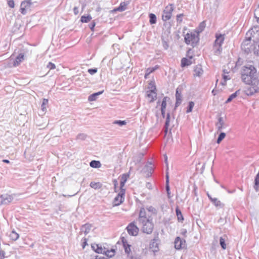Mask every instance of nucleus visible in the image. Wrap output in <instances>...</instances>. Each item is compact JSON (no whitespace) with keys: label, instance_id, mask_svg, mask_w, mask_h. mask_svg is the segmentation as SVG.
I'll return each mask as SVG.
<instances>
[{"label":"nucleus","instance_id":"nucleus-27","mask_svg":"<svg viewBox=\"0 0 259 259\" xmlns=\"http://www.w3.org/2000/svg\"><path fill=\"white\" fill-rule=\"evenodd\" d=\"M191 64L192 62L190 60V59H188L186 58H183L181 60V66L183 67L189 66Z\"/></svg>","mask_w":259,"mask_h":259},{"label":"nucleus","instance_id":"nucleus-33","mask_svg":"<svg viewBox=\"0 0 259 259\" xmlns=\"http://www.w3.org/2000/svg\"><path fill=\"white\" fill-rule=\"evenodd\" d=\"M149 22L151 24H154L156 23V16L155 14L150 13L149 14Z\"/></svg>","mask_w":259,"mask_h":259},{"label":"nucleus","instance_id":"nucleus-12","mask_svg":"<svg viewBox=\"0 0 259 259\" xmlns=\"http://www.w3.org/2000/svg\"><path fill=\"white\" fill-rule=\"evenodd\" d=\"M126 229L128 234L132 236H137L139 230L134 223H130L126 227Z\"/></svg>","mask_w":259,"mask_h":259},{"label":"nucleus","instance_id":"nucleus-1","mask_svg":"<svg viewBox=\"0 0 259 259\" xmlns=\"http://www.w3.org/2000/svg\"><path fill=\"white\" fill-rule=\"evenodd\" d=\"M241 79L245 83H248L251 79L256 76V70L252 65L242 67L241 70Z\"/></svg>","mask_w":259,"mask_h":259},{"label":"nucleus","instance_id":"nucleus-28","mask_svg":"<svg viewBox=\"0 0 259 259\" xmlns=\"http://www.w3.org/2000/svg\"><path fill=\"white\" fill-rule=\"evenodd\" d=\"M90 165L93 168H99L101 166V164L99 161L92 160L90 163Z\"/></svg>","mask_w":259,"mask_h":259},{"label":"nucleus","instance_id":"nucleus-36","mask_svg":"<svg viewBox=\"0 0 259 259\" xmlns=\"http://www.w3.org/2000/svg\"><path fill=\"white\" fill-rule=\"evenodd\" d=\"M91 19H92V17H91V16L90 15L82 16L81 17L80 21L82 23H87V22H90L91 20Z\"/></svg>","mask_w":259,"mask_h":259},{"label":"nucleus","instance_id":"nucleus-50","mask_svg":"<svg viewBox=\"0 0 259 259\" xmlns=\"http://www.w3.org/2000/svg\"><path fill=\"white\" fill-rule=\"evenodd\" d=\"M97 72V68H95L93 69H88V72L91 75H93Z\"/></svg>","mask_w":259,"mask_h":259},{"label":"nucleus","instance_id":"nucleus-58","mask_svg":"<svg viewBox=\"0 0 259 259\" xmlns=\"http://www.w3.org/2000/svg\"><path fill=\"white\" fill-rule=\"evenodd\" d=\"M223 79H224V81H225V82H226V81H227V80L230 79V77H229V76H227V75H223Z\"/></svg>","mask_w":259,"mask_h":259},{"label":"nucleus","instance_id":"nucleus-51","mask_svg":"<svg viewBox=\"0 0 259 259\" xmlns=\"http://www.w3.org/2000/svg\"><path fill=\"white\" fill-rule=\"evenodd\" d=\"M47 67L50 68V69H53L55 68L56 66L54 64L52 63V62H49L47 65Z\"/></svg>","mask_w":259,"mask_h":259},{"label":"nucleus","instance_id":"nucleus-63","mask_svg":"<svg viewBox=\"0 0 259 259\" xmlns=\"http://www.w3.org/2000/svg\"><path fill=\"white\" fill-rule=\"evenodd\" d=\"M218 222H219V223H220L224 224V223H225V222H226V221H224L223 220V219L222 218H221L219 220Z\"/></svg>","mask_w":259,"mask_h":259},{"label":"nucleus","instance_id":"nucleus-46","mask_svg":"<svg viewBox=\"0 0 259 259\" xmlns=\"http://www.w3.org/2000/svg\"><path fill=\"white\" fill-rule=\"evenodd\" d=\"M167 97H165L164 98H163V99L162 100V102L161 103V109H165L166 106V100H167Z\"/></svg>","mask_w":259,"mask_h":259},{"label":"nucleus","instance_id":"nucleus-9","mask_svg":"<svg viewBox=\"0 0 259 259\" xmlns=\"http://www.w3.org/2000/svg\"><path fill=\"white\" fill-rule=\"evenodd\" d=\"M24 60V56L23 54L20 53L16 58V59L12 61L10 60L8 66L9 67H16L20 65V64Z\"/></svg>","mask_w":259,"mask_h":259},{"label":"nucleus","instance_id":"nucleus-35","mask_svg":"<svg viewBox=\"0 0 259 259\" xmlns=\"http://www.w3.org/2000/svg\"><path fill=\"white\" fill-rule=\"evenodd\" d=\"M176 214H177L178 221H183L184 220L183 215L182 214L181 210L179 209V208L178 207H177L176 208Z\"/></svg>","mask_w":259,"mask_h":259},{"label":"nucleus","instance_id":"nucleus-15","mask_svg":"<svg viewBox=\"0 0 259 259\" xmlns=\"http://www.w3.org/2000/svg\"><path fill=\"white\" fill-rule=\"evenodd\" d=\"M93 249L98 253L104 254L106 252V248L102 247L101 245L98 244H94L92 245Z\"/></svg>","mask_w":259,"mask_h":259},{"label":"nucleus","instance_id":"nucleus-40","mask_svg":"<svg viewBox=\"0 0 259 259\" xmlns=\"http://www.w3.org/2000/svg\"><path fill=\"white\" fill-rule=\"evenodd\" d=\"M101 185L100 183H95L94 182H91L90 184V186L95 189L100 188L101 187Z\"/></svg>","mask_w":259,"mask_h":259},{"label":"nucleus","instance_id":"nucleus-8","mask_svg":"<svg viewBox=\"0 0 259 259\" xmlns=\"http://www.w3.org/2000/svg\"><path fill=\"white\" fill-rule=\"evenodd\" d=\"M125 189L120 190L119 193L117 196L114 198L113 201V205L118 206L122 203L124 201V196L125 194Z\"/></svg>","mask_w":259,"mask_h":259},{"label":"nucleus","instance_id":"nucleus-53","mask_svg":"<svg viewBox=\"0 0 259 259\" xmlns=\"http://www.w3.org/2000/svg\"><path fill=\"white\" fill-rule=\"evenodd\" d=\"M96 25V22L93 21L91 23V24L89 25V27L90 28V29H91L92 31H94V27Z\"/></svg>","mask_w":259,"mask_h":259},{"label":"nucleus","instance_id":"nucleus-17","mask_svg":"<svg viewBox=\"0 0 259 259\" xmlns=\"http://www.w3.org/2000/svg\"><path fill=\"white\" fill-rule=\"evenodd\" d=\"M215 125L218 131H221L226 127V124L225 123L223 117H220L219 118L218 122L216 123Z\"/></svg>","mask_w":259,"mask_h":259},{"label":"nucleus","instance_id":"nucleus-29","mask_svg":"<svg viewBox=\"0 0 259 259\" xmlns=\"http://www.w3.org/2000/svg\"><path fill=\"white\" fill-rule=\"evenodd\" d=\"M10 239L13 241L17 240L19 237V235L15 231H12L9 235Z\"/></svg>","mask_w":259,"mask_h":259},{"label":"nucleus","instance_id":"nucleus-45","mask_svg":"<svg viewBox=\"0 0 259 259\" xmlns=\"http://www.w3.org/2000/svg\"><path fill=\"white\" fill-rule=\"evenodd\" d=\"M194 106V103L193 102L191 101L189 103V106L187 108V112L189 113L191 112L192 110V109Z\"/></svg>","mask_w":259,"mask_h":259},{"label":"nucleus","instance_id":"nucleus-13","mask_svg":"<svg viewBox=\"0 0 259 259\" xmlns=\"http://www.w3.org/2000/svg\"><path fill=\"white\" fill-rule=\"evenodd\" d=\"M33 0H27L22 2L21 4L20 12L22 14H25L26 13V9L31 7V5L33 4Z\"/></svg>","mask_w":259,"mask_h":259},{"label":"nucleus","instance_id":"nucleus-25","mask_svg":"<svg viewBox=\"0 0 259 259\" xmlns=\"http://www.w3.org/2000/svg\"><path fill=\"white\" fill-rule=\"evenodd\" d=\"M126 6H127V4L125 2H122L120 4V6L118 8H117L114 10V11H119V12L124 11L126 10Z\"/></svg>","mask_w":259,"mask_h":259},{"label":"nucleus","instance_id":"nucleus-19","mask_svg":"<svg viewBox=\"0 0 259 259\" xmlns=\"http://www.w3.org/2000/svg\"><path fill=\"white\" fill-rule=\"evenodd\" d=\"M150 249L153 252H157L159 250L158 245L155 239H153L150 243L149 246Z\"/></svg>","mask_w":259,"mask_h":259},{"label":"nucleus","instance_id":"nucleus-5","mask_svg":"<svg viewBox=\"0 0 259 259\" xmlns=\"http://www.w3.org/2000/svg\"><path fill=\"white\" fill-rule=\"evenodd\" d=\"M139 225L141 226V230L144 233L150 234L153 230L154 225L150 219L144 221V222L140 223Z\"/></svg>","mask_w":259,"mask_h":259},{"label":"nucleus","instance_id":"nucleus-61","mask_svg":"<svg viewBox=\"0 0 259 259\" xmlns=\"http://www.w3.org/2000/svg\"><path fill=\"white\" fill-rule=\"evenodd\" d=\"M254 54H256L257 55L259 56V45H258V48L255 49L254 51Z\"/></svg>","mask_w":259,"mask_h":259},{"label":"nucleus","instance_id":"nucleus-2","mask_svg":"<svg viewBox=\"0 0 259 259\" xmlns=\"http://www.w3.org/2000/svg\"><path fill=\"white\" fill-rule=\"evenodd\" d=\"M246 84L248 85L244 89V92L247 96H251L255 93L259 92V79L256 76Z\"/></svg>","mask_w":259,"mask_h":259},{"label":"nucleus","instance_id":"nucleus-47","mask_svg":"<svg viewBox=\"0 0 259 259\" xmlns=\"http://www.w3.org/2000/svg\"><path fill=\"white\" fill-rule=\"evenodd\" d=\"M114 124H117L120 126H122L123 125L125 124L126 122L124 120H116L114 122Z\"/></svg>","mask_w":259,"mask_h":259},{"label":"nucleus","instance_id":"nucleus-64","mask_svg":"<svg viewBox=\"0 0 259 259\" xmlns=\"http://www.w3.org/2000/svg\"><path fill=\"white\" fill-rule=\"evenodd\" d=\"M128 259H139V258L137 256H131Z\"/></svg>","mask_w":259,"mask_h":259},{"label":"nucleus","instance_id":"nucleus-44","mask_svg":"<svg viewBox=\"0 0 259 259\" xmlns=\"http://www.w3.org/2000/svg\"><path fill=\"white\" fill-rule=\"evenodd\" d=\"M87 138V135L84 134H79L76 137V139L79 140H84Z\"/></svg>","mask_w":259,"mask_h":259},{"label":"nucleus","instance_id":"nucleus-43","mask_svg":"<svg viewBox=\"0 0 259 259\" xmlns=\"http://www.w3.org/2000/svg\"><path fill=\"white\" fill-rule=\"evenodd\" d=\"M149 212H151L153 214H156L157 213L156 209L152 206H148L146 208Z\"/></svg>","mask_w":259,"mask_h":259},{"label":"nucleus","instance_id":"nucleus-16","mask_svg":"<svg viewBox=\"0 0 259 259\" xmlns=\"http://www.w3.org/2000/svg\"><path fill=\"white\" fill-rule=\"evenodd\" d=\"M176 102L175 104V108L178 107L181 104L182 101V96L181 95L180 90L179 88H177L176 90Z\"/></svg>","mask_w":259,"mask_h":259},{"label":"nucleus","instance_id":"nucleus-24","mask_svg":"<svg viewBox=\"0 0 259 259\" xmlns=\"http://www.w3.org/2000/svg\"><path fill=\"white\" fill-rule=\"evenodd\" d=\"M103 92L104 91H102L95 93H94V94L91 95L88 98L89 101H94L96 100L98 96L101 95L103 93Z\"/></svg>","mask_w":259,"mask_h":259},{"label":"nucleus","instance_id":"nucleus-31","mask_svg":"<svg viewBox=\"0 0 259 259\" xmlns=\"http://www.w3.org/2000/svg\"><path fill=\"white\" fill-rule=\"evenodd\" d=\"M205 27V23L204 21L201 22L199 25L198 28L197 29V32H196L198 35L199 33L201 32Z\"/></svg>","mask_w":259,"mask_h":259},{"label":"nucleus","instance_id":"nucleus-3","mask_svg":"<svg viewBox=\"0 0 259 259\" xmlns=\"http://www.w3.org/2000/svg\"><path fill=\"white\" fill-rule=\"evenodd\" d=\"M185 41L188 45H191L193 47H195L199 42V38L196 32H190L185 35Z\"/></svg>","mask_w":259,"mask_h":259},{"label":"nucleus","instance_id":"nucleus-48","mask_svg":"<svg viewBox=\"0 0 259 259\" xmlns=\"http://www.w3.org/2000/svg\"><path fill=\"white\" fill-rule=\"evenodd\" d=\"M8 5L10 8H13L15 6L14 2L13 0H7Z\"/></svg>","mask_w":259,"mask_h":259},{"label":"nucleus","instance_id":"nucleus-23","mask_svg":"<svg viewBox=\"0 0 259 259\" xmlns=\"http://www.w3.org/2000/svg\"><path fill=\"white\" fill-rule=\"evenodd\" d=\"M194 75L197 76H200L203 73V70L201 65H196L194 68Z\"/></svg>","mask_w":259,"mask_h":259},{"label":"nucleus","instance_id":"nucleus-34","mask_svg":"<svg viewBox=\"0 0 259 259\" xmlns=\"http://www.w3.org/2000/svg\"><path fill=\"white\" fill-rule=\"evenodd\" d=\"M169 121H170V115L168 113L166 115V121L165 123V132L166 133L167 132L168 127L169 125Z\"/></svg>","mask_w":259,"mask_h":259},{"label":"nucleus","instance_id":"nucleus-32","mask_svg":"<svg viewBox=\"0 0 259 259\" xmlns=\"http://www.w3.org/2000/svg\"><path fill=\"white\" fill-rule=\"evenodd\" d=\"M152 163L151 162H148L144 167L143 169V171L144 172H148V173H151L152 170Z\"/></svg>","mask_w":259,"mask_h":259},{"label":"nucleus","instance_id":"nucleus-26","mask_svg":"<svg viewBox=\"0 0 259 259\" xmlns=\"http://www.w3.org/2000/svg\"><path fill=\"white\" fill-rule=\"evenodd\" d=\"M240 94V90H237L234 93L231 95L227 101H226V103H228L232 101L234 99H235L239 94Z\"/></svg>","mask_w":259,"mask_h":259},{"label":"nucleus","instance_id":"nucleus-7","mask_svg":"<svg viewBox=\"0 0 259 259\" xmlns=\"http://www.w3.org/2000/svg\"><path fill=\"white\" fill-rule=\"evenodd\" d=\"M174 11V6L172 4H170L166 6L163 11L162 15V19L164 21L169 20L172 16V13Z\"/></svg>","mask_w":259,"mask_h":259},{"label":"nucleus","instance_id":"nucleus-54","mask_svg":"<svg viewBox=\"0 0 259 259\" xmlns=\"http://www.w3.org/2000/svg\"><path fill=\"white\" fill-rule=\"evenodd\" d=\"M253 188L255 191L259 193V184L254 183Z\"/></svg>","mask_w":259,"mask_h":259},{"label":"nucleus","instance_id":"nucleus-55","mask_svg":"<svg viewBox=\"0 0 259 259\" xmlns=\"http://www.w3.org/2000/svg\"><path fill=\"white\" fill-rule=\"evenodd\" d=\"M162 45H163V48L165 50H167L168 49V45L167 42L166 41L162 40Z\"/></svg>","mask_w":259,"mask_h":259},{"label":"nucleus","instance_id":"nucleus-38","mask_svg":"<svg viewBox=\"0 0 259 259\" xmlns=\"http://www.w3.org/2000/svg\"><path fill=\"white\" fill-rule=\"evenodd\" d=\"M211 202L216 206L223 207L224 205L220 200H219L217 198H215L211 199Z\"/></svg>","mask_w":259,"mask_h":259},{"label":"nucleus","instance_id":"nucleus-59","mask_svg":"<svg viewBox=\"0 0 259 259\" xmlns=\"http://www.w3.org/2000/svg\"><path fill=\"white\" fill-rule=\"evenodd\" d=\"M166 190L167 193V195H169V186L168 185V184H166Z\"/></svg>","mask_w":259,"mask_h":259},{"label":"nucleus","instance_id":"nucleus-4","mask_svg":"<svg viewBox=\"0 0 259 259\" xmlns=\"http://www.w3.org/2000/svg\"><path fill=\"white\" fill-rule=\"evenodd\" d=\"M216 39L214 41V44L213 46L214 49V53L216 55H219L220 54L222 48V44L223 43L224 39H225V35L224 34H217L215 35Z\"/></svg>","mask_w":259,"mask_h":259},{"label":"nucleus","instance_id":"nucleus-21","mask_svg":"<svg viewBox=\"0 0 259 259\" xmlns=\"http://www.w3.org/2000/svg\"><path fill=\"white\" fill-rule=\"evenodd\" d=\"M92 226L90 224H86L82 226L80 229V233H83L85 235H87L90 231Z\"/></svg>","mask_w":259,"mask_h":259},{"label":"nucleus","instance_id":"nucleus-52","mask_svg":"<svg viewBox=\"0 0 259 259\" xmlns=\"http://www.w3.org/2000/svg\"><path fill=\"white\" fill-rule=\"evenodd\" d=\"M254 16L256 18L259 19V4L258 8L255 10Z\"/></svg>","mask_w":259,"mask_h":259},{"label":"nucleus","instance_id":"nucleus-42","mask_svg":"<svg viewBox=\"0 0 259 259\" xmlns=\"http://www.w3.org/2000/svg\"><path fill=\"white\" fill-rule=\"evenodd\" d=\"M220 244L223 249H225L226 248V244L225 243V240L223 237L220 238Z\"/></svg>","mask_w":259,"mask_h":259},{"label":"nucleus","instance_id":"nucleus-37","mask_svg":"<svg viewBox=\"0 0 259 259\" xmlns=\"http://www.w3.org/2000/svg\"><path fill=\"white\" fill-rule=\"evenodd\" d=\"M48 104V100L47 99H44L41 105V109L43 112H45L47 109V105Z\"/></svg>","mask_w":259,"mask_h":259},{"label":"nucleus","instance_id":"nucleus-6","mask_svg":"<svg viewBox=\"0 0 259 259\" xmlns=\"http://www.w3.org/2000/svg\"><path fill=\"white\" fill-rule=\"evenodd\" d=\"M241 49L245 53L248 54L252 50L255 51L256 48L253 46V43L251 41V38L249 37L242 42Z\"/></svg>","mask_w":259,"mask_h":259},{"label":"nucleus","instance_id":"nucleus-39","mask_svg":"<svg viewBox=\"0 0 259 259\" xmlns=\"http://www.w3.org/2000/svg\"><path fill=\"white\" fill-rule=\"evenodd\" d=\"M104 254L107 257H111L114 255V250H108L106 249V252Z\"/></svg>","mask_w":259,"mask_h":259},{"label":"nucleus","instance_id":"nucleus-10","mask_svg":"<svg viewBox=\"0 0 259 259\" xmlns=\"http://www.w3.org/2000/svg\"><path fill=\"white\" fill-rule=\"evenodd\" d=\"M151 85V89L147 91L146 96L147 98L150 99V102H153L156 99L157 93L156 92V87L152 85L151 83H150Z\"/></svg>","mask_w":259,"mask_h":259},{"label":"nucleus","instance_id":"nucleus-30","mask_svg":"<svg viewBox=\"0 0 259 259\" xmlns=\"http://www.w3.org/2000/svg\"><path fill=\"white\" fill-rule=\"evenodd\" d=\"M158 68V66L156 65L154 67L152 68H148L146 70V72L145 75V78H147L148 76L152 72L154 71L155 70H156Z\"/></svg>","mask_w":259,"mask_h":259},{"label":"nucleus","instance_id":"nucleus-49","mask_svg":"<svg viewBox=\"0 0 259 259\" xmlns=\"http://www.w3.org/2000/svg\"><path fill=\"white\" fill-rule=\"evenodd\" d=\"M183 16V14L178 15L177 16V21L178 23H180L182 22V17Z\"/></svg>","mask_w":259,"mask_h":259},{"label":"nucleus","instance_id":"nucleus-57","mask_svg":"<svg viewBox=\"0 0 259 259\" xmlns=\"http://www.w3.org/2000/svg\"><path fill=\"white\" fill-rule=\"evenodd\" d=\"M143 155V154H140L138 157H137V162H140L142 158Z\"/></svg>","mask_w":259,"mask_h":259},{"label":"nucleus","instance_id":"nucleus-14","mask_svg":"<svg viewBox=\"0 0 259 259\" xmlns=\"http://www.w3.org/2000/svg\"><path fill=\"white\" fill-rule=\"evenodd\" d=\"M186 246V241L177 237L175 241V247L177 249L185 248Z\"/></svg>","mask_w":259,"mask_h":259},{"label":"nucleus","instance_id":"nucleus-41","mask_svg":"<svg viewBox=\"0 0 259 259\" xmlns=\"http://www.w3.org/2000/svg\"><path fill=\"white\" fill-rule=\"evenodd\" d=\"M226 134L225 133H221L217 139V143L219 144L225 137Z\"/></svg>","mask_w":259,"mask_h":259},{"label":"nucleus","instance_id":"nucleus-56","mask_svg":"<svg viewBox=\"0 0 259 259\" xmlns=\"http://www.w3.org/2000/svg\"><path fill=\"white\" fill-rule=\"evenodd\" d=\"M87 244V239L84 238L83 242L82 243V248H84Z\"/></svg>","mask_w":259,"mask_h":259},{"label":"nucleus","instance_id":"nucleus-22","mask_svg":"<svg viewBox=\"0 0 259 259\" xmlns=\"http://www.w3.org/2000/svg\"><path fill=\"white\" fill-rule=\"evenodd\" d=\"M129 178V175L128 174H123L122 175L121 179H120V190L124 189V186L125 185V183H126L127 179Z\"/></svg>","mask_w":259,"mask_h":259},{"label":"nucleus","instance_id":"nucleus-18","mask_svg":"<svg viewBox=\"0 0 259 259\" xmlns=\"http://www.w3.org/2000/svg\"><path fill=\"white\" fill-rule=\"evenodd\" d=\"M146 216V211L144 208H141L138 219L139 223L144 222V221L148 220Z\"/></svg>","mask_w":259,"mask_h":259},{"label":"nucleus","instance_id":"nucleus-20","mask_svg":"<svg viewBox=\"0 0 259 259\" xmlns=\"http://www.w3.org/2000/svg\"><path fill=\"white\" fill-rule=\"evenodd\" d=\"M122 241L123 243V246L124 248L125 252L127 254L128 256L130 257L132 256L130 255V253L131 252V246L127 243V242L126 240L122 239Z\"/></svg>","mask_w":259,"mask_h":259},{"label":"nucleus","instance_id":"nucleus-60","mask_svg":"<svg viewBox=\"0 0 259 259\" xmlns=\"http://www.w3.org/2000/svg\"><path fill=\"white\" fill-rule=\"evenodd\" d=\"M73 12L74 14L77 15L78 13V9L77 7H74L73 9Z\"/></svg>","mask_w":259,"mask_h":259},{"label":"nucleus","instance_id":"nucleus-11","mask_svg":"<svg viewBox=\"0 0 259 259\" xmlns=\"http://www.w3.org/2000/svg\"><path fill=\"white\" fill-rule=\"evenodd\" d=\"M15 195H9L8 194H5L2 195L0 196L1 198V204H8L11 202L13 199Z\"/></svg>","mask_w":259,"mask_h":259},{"label":"nucleus","instance_id":"nucleus-62","mask_svg":"<svg viewBox=\"0 0 259 259\" xmlns=\"http://www.w3.org/2000/svg\"><path fill=\"white\" fill-rule=\"evenodd\" d=\"M254 183L259 184V178H257V177L255 178Z\"/></svg>","mask_w":259,"mask_h":259}]
</instances>
